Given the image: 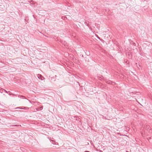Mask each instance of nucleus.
I'll use <instances>...</instances> for the list:
<instances>
[{
	"label": "nucleus",
	"instance_id": "f257e3e1",
	"mask_svg": "<svg viewBox=\"0 0 152 152\" xmlns=\"http://www.w3.org/2000/svg\"><path fill=\"white\" fill-rule=\"evenodd\" d=\"M57 39H56V41L58 42H60L61 43H62L63 45H65V42H63V40H61L59 39V38L57 37L56 38Z\"/></svg>",
	"mask_w": 152,
	"mask_h": 152
},
{
	"label": "nucleus",
	"instance_id": "f03ea898",
	"mask_svg": "<svg viewBox=\"0 0 152 152\" xmlns=\"http://www.w3.org/2000/svg\"><path fill=\"white\" fill-rule=\"evenodd\" d=\"M145 129L146 130H148V129H150V131L149 132H151L150 131H151V129H150V126H149L148 125H146L145 126Z\"/></svg>",
	"mask_w": 152,
	"mask_h": 152
},
{
	"label": "nucleus",
	"instance_id": "7ed1b4c3",
	"mask_svg": "<svg viewBox=\"0 0 152 152\" xmlns=\"http://www.w3.org/2000/svg\"><path fill=\"white\" fill-rule=\"evenodd\" d=\"M136 93L134 92H132L130 93V95L134 97H135V94Z\"/></svg>",
	"mask_w": 152,
	"mask_h": 152
},
{
	"label": "nucleus",
	"instance_id": "20e7f679",
	"mask_svg": "<svg viewBox=\"0 0 152 152\" xmlns=\"http://www.w3.org/2000/svg\"><path fill=\"white\" fill-rule=\"evenodd\" d=\"M18 96L19 97H20V98H21L22 99H26V97L25 96H21V95H19Z\"/></svg>",
	"mask_w": 152,
	"mask_h": 152
},
{
	"label": "nucleus",
	"instance_id": "39448f33",
	"mask_svg": "<svg viewBox=\"0 0 152 152\" xmlns=\"http://www.w3.org/2000/svg\"><path fill=\"white\" fill-rule=\"evenodd\" d=\"M28 107H21L20 109H25L26 110H28Z\"/></svg>",
	"mask_w": 152,
	"mask_h": 152
},
{
	"label": "nucleus",
	"instance_id": "423d86ee",
	"mask_svg": "<svg viewBox=\"0 0 152 152\" xmlns=\"http://www.w3.org/2000/svg\"><path fill=\"white\" fill-rule=\"evenodd\" d=\"M130 44L132 45H133L135 46L136 44L133 41H131V42H130Z\"/></svg>",
	"mask_w": 152,
	"mask_h": 152
},
{
	"label": "nucleus",
	"instance_id": "0eeeda50",
	"mask_svg": "<svg viewBox=\"0 0 152 152\" xmlns=\"http://www.w3.org/2000/svg\"><path fill=\"white\" fill-rule=\"evenodd\" d=\"M18 126V125H11L10 126L15 127V126Z\"/></svg>",
	"mask_w": 152,
	"mask_h": 152
},
{
	"label": "nucleus",
	"instance_id": "6e6552de",
	"mask_svg": "<svg viewBox=\"0 0 152 152\" xmlns=\"http://www.w3.org/2000/svg\"><path fill=\"white\" fill-rule=\"evenodd\" d=\"M57 37H56V36H53V38L54 39H55V40H56V39H56V38Z\"/></svg>",
	"mask_w": 152,
	"mask_h": 152
},
{
	"label": "nucleus",
	"instance_id": "1a4fd4ad",
	"mask_svg": "<svg viewBox=\"0 0 152 152\" xmlns=\"http://www.w3.org/2000/svg\"><path fill=\"white\" fill-rule=\"evenodd\" d=\"M20 108H21V107H16L15 109H20Z\"/></svg>",
	"mask_w": 152,
	"mask_h": 152
},
{
	"label": "nucleus",
	"instance_id": "9d476101",
	"mask_svg": "<svg viewBox=\"0 0 152 152\" xmlns=\"http://www.w3.org/2000/svg\"><path fill=\"white\" fill-rule=\"evenodd\" d=\"M97 37L98 39H100V38L98 36Z\"/></svg>",
	"mask_w": 152,
	"mask_h": 152
},
{
	"label": "nucleus",
	"instance_id": "9b49d317",
	"mask_svg": "<svg viewBox=\"0 0 152 152\" xmlns=\"http://www.w3.org/2000/svg\"><path fill=\"white\" fill-rule=\"evenodd\" d=\"M39 79H41V80H42V79L41 78H40L39 77H38Z\"/></svg>",
	"mask_w": 152,
	"mask_h": 152
},
{
	"label": "nucleus",
	"instance_id": "f8f14e48",
	"mask_svg": "<svg viewBox=\"0 0 152 152\" xmlns=\"http://www.w3.org/2000/svg\"><path fill=\"white\" fill-rule=\"evenodd\" d=\"M84 152H90L88 151H85Z\"/></svg>",
	"mask_w": 152,
	"mask_h": 152
},
{
	"label": "nucleus",
	"instance_id": "ddd939ff",
	"mask_svg": "<svg viewBox=\"0 0 152 152\" xmlns=\"http://www.w3.org/2000/svg\"><path fill=\"white\" fill-rule=\"evenodd\" d=\"M150 139H151V137H149L148 139V140H149Z\"/></svg>",
	"mask_w": 152,
	"mask_h": 152
},
{
	"label": "nucleus",
	"instance_id": "4468645a",
	"mask_svg": "<svg viewBox=\"0 0 152 152\" xmlns=\"http://www.w3.org/2000/svg\"><path fill=\"white\" fill-rule=\"evenodd\" d=\"M4 91H5V92H7V91H6V90H4Z\"/></svg>",
	"mask_w": 152,
	"mask_h": 152
},
{
	"label": "nucleus",
	"instance_id": "2eb2a0df",
	"mask_svg": "<svg viewBox=\"0 0 152 152\" xmlns=\"http://www.w3.org/2000/svg\"><path fill=\"white\" fill-rule=\"evenodd\" d=\"M40 108L42 109V108L41 107H40Z\"/></svg>",
	"mask_w": 152,
	"mask_h": 152
},
{
	"label": "nucleus",
	"instance_id": "dca6fc26",
	"mask_svg": "<svg viewBox=\"0 0 152 152\" xmlns=\"http://www.w3.org/2000/svg\"><path fill=\"white\" fill-rule=\"evenodd\" d=\"M40 108L42 109V108L41 107H40Z\"/></svg>",
	"mask_w": 152,
	"mask_h": 152
},
{
	"label": "nucleus",
	"instance_id": "f3484780",
	"mask_svg": "<svg viewBox=\"0 0 152 152\" xmlns=\"http://www.w3.org/2000/svg\"><path fill=\"white\" fill-rule=\"evenodd\" d=\"M40 108L42 109V108L41 107H40Z\"/></svg>",
	"mask_w": 152,
	"mask_h": 152
},
{
	"label": "nucleus",
	"instance_id": "a211bd4d",
	"mask_svg": "<svg viewBox=\"0 0 152 152\" xmlns=\"http://www.w3.org/2000/svg\"><path fill=\"white\" fill-rule=\"evenodd\" d=\"M39 76H40V77H41V76L40 75H39Z\"/></svg>",
	"mask_w": 152,
	"mask_h": 152
}]
</instances>
